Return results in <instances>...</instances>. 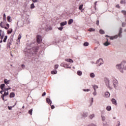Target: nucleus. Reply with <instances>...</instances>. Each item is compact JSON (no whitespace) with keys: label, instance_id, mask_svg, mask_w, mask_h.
Here are the masks:
<instances>
[{"label":"nucleus","instance_id":"c03bdc74","mask_svg":"<svg viewBox=\"0 0 126 126\" xmlns=\"http://www.w3.org/2000/svg\"><path fill=\"white\" fill-rule=\"evenodd\" d=\"M121 12H122V13H123V14H124L126 16V11L122 10Z\"/></svg>","mask_w":126,"mask_h":126},{"label":"nucleus","instance_id":"09e8293b","mask_svg":"<svg viewBox=\"0 0 126 126\" xmlns=\"http://www.w3.org/2000/svg\"><path fill=\"white\" fill-rule=\"evenodd\" d=\"M4 97H5V96L3 94H2V95H1V98H2V100H4Z\"/></svg>","mask_w":126,"mask_h":126},{"label":"nucleus","instance_id":"20e7f679","mask_svg":"<svg viewBox=\"0 0 126 126\" xmlns=\"http://www.w3.org/2000/svg\"><path fill=\"white\" fill-rule=\"evenodd\" d=\"M42 36H41L39 34H38L36 36V41H37V43H38V44H40V43H41L42 42Z\"/></svg>","mask_w":126,"mask_h":126},{"label":"nucleus","instance_id":"0e129e2a","mask_svg":"<svg viewBox=\"0 0 126 126\" xmlns=\"http://www.w3.org/2000/svg\"><path fill=\"white\" fill-rule=\"evenodd\" d=\"M110 40H114V36H111L110 37Z\"/></svg>","mask_w":126,"mask_h":126},{"label":"nucleus","instance_id":"a878e982","mask_svg":"<svg viewBox=\"0 0 126 126\" xmlns=\"http://www.w3.org/2000/svg\"><path fill=\"white\" fill-rule=\"evenodd\" d=\"M90 76L92 78H94L95 77V74L94 73H91Z\"/></svg>","mask_w":126,"mask_h":126},{"label":"nucleus","instance_id":"b1692460","mask_svg":"<svg viewBox=\"0 0 126 126\" xmlns=\"http://www.w3.org/2000/svg\"><path fill=\"white\" fill-rule=\"evenodd\" d=\"M94 91H96V89H98V86L96 85H92Z\"/></svg>","mask_w":126,"mask_h":126},{"label":"nucleus","instance_id":"c85d7f7f","mask_svg":"<svg viewBox=\"0 0 126 126\" xmlns=\"http://www.w3.org/2000/svg\"><path fill=\"white\" fill-rule=\"evenodd\" d=\"M100 61H101V62H103V59L100 58L98 60H97L96 63V64H97V63H100Z\"/></svg>","mask_w":126,"mask_h":126},{"label":"nucleus","instance_id":"49530a36","mask_svg":"<svg viewBox=\"0 0 126 126\" xmlns=\"http://www.w3.org/2000/svg\"><path fill=\"white\" fill-rule=\"evenodd\" d=\"M93 94L94 95V96H96V95H97V92H96V91H94Z\"/></svg>","mask_w":126,"mask_h":126},{"label":"nucleus","instance_id":"9d476101","mask_svg":"<svg viewBox=\"0 0 126 126\" xmlns=\"http://www.w3.org/2000/svg\"><path fill=\"white\" fill-rule=\"evenodd\" d=\"M67 24V22L66 21L62 22L60 23V26L63 27V26H64V25H66Z\"/></svg>","mask_w":126,"mask_h":126},{"label":"nucleus","instance_id":"412c9836","mask_svg":"<svg viewBox=\"0 0 126 126\" xmlns=\"http://www.w3.org/2000/svg\"><path fill=\"white\" fill-rule=\"evenodd\" d=\"M73 23V19H70L68 21V24L69 25H70V24Z\"/></svg>","mask_w":126,"mask_h":126},{"label":"nucleus","instance_id":"13d9d810","mask_svg":"<svg viewBox=\"0 0 126 126\" xmlns=\"http://www.w3.org/2000/svg\"><path fill=\"white\" fill-rule=\"evenodd\" d=\"M5 91H4L3 90H2L1 91H0V94H1V95H3L2 94V92H4Z\"/></svg>","mask_w":126,"mask_h":126},{"label":"nucleus","instance_id":"423d86ee","mask_svg":"<svg viewBox=\"0 0 126 126\" xmlns=\"http://www.w3.org/2000/svg\"><path fill=\"white\" fill-rule=\"evenodd\" d=\"M118 82L116 79L113 80V86L114 88L115 89L117 88V87H118Z\"/></svg>","mask_w":126,"mask_h":126},{"label":"nucleus","instance_id":"7c9ffc66","mask_svg":"<svg viewBox=\"0 0 126 126\" xmlns=\"http://www.w3.org/2000/svg\"><path fill=\"white\" fill-rule=\"evenodd\" d=\"M7 37H8L7 35H5L4 36V39L3 40V42L4 43H5L6 42V40H7Z\"/></svg>","mask_w":126,"mask_h":126},{"label":"nucleus","instance_id":"2f4dec72","mask_svg":"<svg viewBox=\"0 0 126 126\" xmlns=\"http://www.w3.org/2000/svg\"><path fill=\"white\" fill-rule=\"evenodd\" d=\"M83 45L85 47H87L89 45V43H88L87 42H85L84 43Z\"/></svg>","mask_w":126,"mask_h":126},{"label":"nucleus","instance_id":"e433bc0d","mask_svg":"<svg viewBox=\"0 0 126 126\" xmlns=\"http://www.w3.org/2000/svg\"><path fill=\"white\" fill-rule=\"evenodd\" d=\"M100 34H105V32L103 30H99Z\"/></svg>","mask_w":126,"mask_h":126},{"label":"nucleus","instance_id":"f3484780","mask_svg":"<svg viewBox=\"0 0 126 126\" xmlns=\"http://www.w3.org/2000/svg\"><path fill=\"white\" fill-rule=\"evenodd\" d=\"M65 61L68 63H73V60L71 59H65Z\"/></svg>","mask_w":126,"mask_h":126},{"label":"nucleus","instance_id":"69168bd1","mask_svg":"<svg viewBox=\"0 0 126 126\" xmlns=\"http://www.w3.org/2000/svg\"><path fill=\"white\" fill-rule=\"evenodd\" d=\"M33 2H38L37 0H32Z\"/></svg>","mask_w":126,"mask_h":126},{"label":"nucleus","instance_id":"393cba45","mask_svg":"<svg viewBox=\"0 0 126 126\" xmlns=\"http://www.w3.org/2000/svg\"><path fill=\"white\" fill-rule=\"evenodd\" d=\"M106 110L107 111H108L109 112H110V111L112 110V107H111V106H107L106 107Z\"/></svg>","mask_w":126,"mask_h":126},{"label":"nucleus","instance_id":"774afa93","mask_svg":"<svg viewBox=\"0 0 126 126\" xmlns=\"http://www.w3.org/2000/svg\"><path fill=\"white\" fill-rule=\"evenodd\" d=\"M6 26L7 27V28H9V25L8 24H6Z\"/></svg>","mask_w":126,"mask_h":126},{"label":"nucleus","instance_id":"338daca9","mask_svg":"<svg viewBox=\"0 0 126 126\" xmlns=\"http://www.w3.org/2000/svg\"><path fill=\"white\" fill-rule=\"evenodd\" d=\"M116 7H117V8H120V5L119 4L116 5Z\"/></svg>","mask_w":126,"mask_h":126},{"label":"nucleus","instance_id":"ddd939ff","mask_svg":"<svg viewBox=\"0 0 126 126\" xmlns=\"http://www.w3.org/2000/svg\"><path fill=\"white\" fill-rule=\"evenodd\" d=\"M9 82H10V80H7V79H5L4 80V83L7 85V84H9Z\"/></svg>","mask_w":126,"mask_h":126},{"label":"nucleus","instance_id":"864d4df0","mask_svg":"<svg viewBox=\"0 0 126 126\" xmlns=\"http://www.w3.org/2000/svg\"><path fill=\"white\" fill-rule=\"evenodd\" d=\"M8 110H12V106H8Z\"/></svg>","mask_w":126,"mask_h":126},{"label":"nucleus","instance_id":"f257e3e1","mask_svg":"<svg viewBox=\"0 0 126 126\" xmlns=\"http://www.w3.org/2000/svg\"><path fill=\"white\" fill-rule=\"evenodd\" d=\"M116 67L122 73H124V69L126 70V61H123L120 64H117Z\"/></svg>","mask_w":126,"mask_h":126},{"label":"nucleus","instance_id":"8fccbe9b","mask_svg":"<svg viewBox=\"0 0 126 126\" xmlns=\"http://www.w3.org/2000/svg\"><path fill=\"white\" fill-rule=\"evenodd\" d=\"M103 126H109V125L107 124V122H105V123H103Z\"/></svg>","mask_w":126,"mask_h":126},{"label":"nucleus","instance_id":"ea45409f","mask_svg":"<svg viewBox=\"0 0 126 126\" xmlns=\"http://www.w3.org/2000/svg\"><path fill=\"white\" fill-rule=\"evenodd\" d=\"M83 91H84V92H89V91H91V90H90V89H83Z\"/></svg>","mask_w":126,"mask_h":126},{"label":"nucleus","instance_id":"6e6552de","mask_svg":"<svg viewBox=\"0 0 126 126\" xmlns=\"http://www.w3.org/2000/svg\"><path fill=\"white\" fill-rule=\"evenodd\" d=\"M88 116V113L85 112L81 116L82 119H84L85 118H87V117Z\"/></svg>","mask_w":126,"mask_h":126},{"label":"nucleus","instance_id":"c9c22d12","mask_svg":"<svg viewBox=\"0 0 126 126\" xmlns=\"http://www.w3.org/2000/svg\"><path fill=\"white\" fill-rule=\"evenodd\" d=\"M31 9H33V8H35V5H34V3H32L31 4Z\"/></svg>","mask_w":126,"mask_h":126},{"label":"nucleus","instance_id":"680f3d73","mask_svg":"<svg viewBox=\"0 0 126 126\" xmlns=\"http://www.w3.org/2000/svg\"><path fill=\"white\" fill-rule=\"evenodd\" d=\"M122 25V27H125V26H126V23H123Z\"/></svg>","mask_w":126,"mask_h":126},{"label":"nucleus","instance_id":"bf43d9fd","mask_svg":"<svg viewBox=\"0 0 126 126\" xmlns=\"http://www.w3.org/2000/svg\"><path fill=\"white\" fill-rule=\"evenodd\" d=\"M51 108L52 109H55V105H51Z\"/></svg>","mask_w":126,"mask_h":126},{"label":"nucleus","instance_id":"6e6d98bb","mask_svg":"<svg viewBox=\"0 0 126 126\" xmlns=\"http://www.w3.org/2000/svg\"><path fill=\"white\" fill-rule=\"evenodd\" d=\"M3 22H6V18H3Z\"/></svg>","mask_w":126,"mask_h":126},{"label":"nucleus","instance_id":"5701e85b","mask_svg":"<svg viewBox=\"0 0 126 126\" xmlns=\"http://www.w3.org/2000/svg\"><path fill=\"white\" fill-rule=\"evenodd\" d=\"M94 117H95L94 114H93L89 116V118L90 120H92V119H93V118H94Z\"/></svg>","mask_w":126,"mask_h":126},{"label":"nucleus","instance_id":"603ef678","mask_svg":"<svg viewBox=\"0 0 126 126\" xmlns=\"http://www.w3.org/2000/svg\"><path fill=\"white\" fill-rule=\"evenodd\" d=\"M118 125H116V126H121V123L120 122V121H118Z\"/></svg>","mask_w":126,"mask_h":126},{"label":"nucleus","instance_id":"c756f323","mask_svg":"<svg viewBox=\"0 0 126 126\" xmlns=\"http://www.w3.org/2000/svg\"><path fill=\"white\" fill-rule=\"evenodd\" d=\"M88 31H89L90 32H94L95 31V29L94 28H90L88 30Z\"/></svg>","mask_w":126,"mask_h":126},{"label":"nucleus","instance_id":"a18cd8bd","mask_svg":"<svg viewBox=\"0 0 126 126\" xmlns=\"http://www.w3.org/2000/svg\"><path fill=\"white\" fill-rule=\"evenodd\" d=\"M58 68H59V64L55 65V69H58Z\"/></svg>","mask_w":126,"mask_h":126},{"label":"nucleus","instance_id":"3c124183","mask_svg":"<svg viewBox=\"0 0 126 126\" xmlns=\"http://www.w3.org/2000/svg\"><path fill=\"white\" fill-rule=\"evenodd\" d=\"M114 39H118V37H119V35H115V36H113Z\"/></svg>","mask_w":126,"mask_h":126},{"label":"nucleus","instance_id":"cd10ccee","mask_svg":"<svg viewBox=\"0 0 126 126\" xmlns=\"http://www.w3.org/2000/svg\"><path fill=\"white\" fill-rule=\"evenodd\" d=\"M57 73H58V71H57V70H54L51 71L52 74H57Z\"/></svg>","mask_w":126,"mask_h":126},{"label":"nucleus","instance_id":"e2e57ef3","mask_svg":"<svg viewBox=\"0 0 126 126\" xmlns=\"http://www.w3.org/2000/svg\"><path fill=\"white\" fill-rule=\"evenodd\" d=\"M96 25H99V20H97L96 21Z\"/></svg>","mask_w":126,"mask_h":126},{"label":"nucleus","instance_id":"58836bf2","mask_svg":"<svg viewBox=\"0 0 126 126\" xmlns=\"http://www.w3.org/2000/svg\"><path fill=\"white\" fill-rule=\"evenodd\" d=\"M120 3H121V4H126V0H121Z\"/></svg>","mask_w":126,"mask_h":126},{"label":"nucleus","instance_id":"f8f14e48","mask_svg":"<svg viewBox=\"0 0 126 126\" xmlns=\"http://www.w3.org/2000/svg\"><path fill=\"white\" fill-rule=\"evenodd\" d=\"M46 102L48 104H49L51 106L52 105V100L49 98H46Z\"/></svg>","mask_w":126,"mask_h":126},{"label":"nucleus","instance_id":"dca6fc26","mask_svg":"<svg viewBox=\"0 0 126 126\" xmlns=\"http://www.w3.org/2000/svg\"><path fill=\"white\" fill-rule=\"evenodd\" d=\"M110 93L108 92H106L105 93V97L106 98H109L110 97Z\"/></svg>","mask_w":126,"mask_h":126},{"label":"nucleus","instance_id":"72a5a7b5","mask_svg":"<svg viewBox=\"0 0 126 126\" xmlns=\"http://www.w3.org/2000/svg\"><path fill=\"white\" fill-rule=\"evenodd\" d=\"M10 89H11V88L9 87L7 88H4L3 90L5 91H4V92H6V91H8V90H9Z\"/></svg>","mask_w":126,"mask_h":126},{"label":"nucleus","instance_id":"1a4fd4ad","mask_svg":"<svg viewBox=\"0 0 126 126\" xmlns=\"http://www.w3.org/2000/svg\"><path fill=\"white\" fill-rule=\"evenodd\" d=\"M111 101L112 102V104H113V105H115V106H117L118 105V103H117V100H116L115 98H112L111 99Z\"/></svg>","mask_w":126,"mask_h":126},{"label":"nucleus","instance_id":"de8ad7c7","mask_svg":"<svg viewBox=\"0 0 126 126\" xmlns=\"http://www.w3.org/2000/svg\"><path fill=\"white\" fill-rule=\"evenodd\" d=\"M0 37V39L2 40V39H3V38H4V35L2 34V35H1V36Z\"/></svg>","mask_w":126,"mask_h":126},{"label":"nucleus","instance_id":"4c0bfd02","mask_svg":"<svg viewBox=\"0 0 126 126\" xmlns=\"http://www.w3.org/2000/svg\"><path fill=\"white\" fill-rule=\"evenodd\" d=\"M11 18V17L10 16H7V20L8 22H11L10 21V19Z\"/></svg>","mask_w":126,"mask_h":126},{"label":"nucleus","instance_id":"4d7b16f0","mask_svg":"<svg viewBox=\"0 0 126 126\" xmlns=\"http://www.w3.org/2000/svg\"><path fill=\"white\" fill-rule=\"evenodd\" d=\"M42 97H44V96H46V92H44V93L42 94Z\"/></svg>","mask_w":126,"mask_h":126},{"label":"nucleus","instance_id":"bb28decb","mask_svg":"<svg viewBox=\"0 0 126 126\" xmlns=\"http://www.w3.org/2000/svg\"><path fill=\"white\" fill-rule=\"evenodd\" d=\"M77 74L79 75V76H81V75H82V71L78 70L77 71Z\"/></svg>","mask_w":126,"mask_h":126},{"label":"nucleus","instance_id":"a19ab883","mask_svg":"<svg viewBox=\"0 0 126 126\" xmlns=\"http://www.w3.org/2000/svg\"><path fill=\"white\" fill-rule=\"evenodd\" d=\"M83 8V4H81L79 7V9L80 10H81V9H82Z\"/></svg>","mask_w":126,"mask_h":126},{"label":"nucleus","instance_id":"4468645a","mask_svg":"<svg viewBox=\"0 0 126 126\" xmlns=\"http://www.w3.org/2000/svg\"><path fill=\"white\" fill-rule=\"evenodd\" d=\"M15 96V94L14 92H12L10 94L9 97L10 98H14Z\"/></svg>","mask_w":126,"mask_h":126},{"label":"nucleus","instance_id":"f704fd0d","mask_svg":"<svg viewBox=\"0 0 126 126\" xmlns=\"http://www.w3.org/2000/svg\"><path fill=\"white\" fill-rule=\"evenodd\" d=\"M32 113H33V109H31L28 111V113L30 115H32Z\"/></svg>","mask_w":126,"mask_h":126},{"label":"nucleus","instance_id":"0eeeda50","mask_svg":"<svg viewBox=\"0 0 126 126\" xmlns=\"http://www.w3.org/2000/svg\"><path fill=\"white\" fill-rule=\"evenodd\" d=\"M123 33V28H121L120 29V30H119V34H118V36L120 37V38H122V33Z\"/></svg>","mask_w":126,"mask_h":126},{"label":"nucleus","instance_id":"39448f33","mask_svg":"<svg viewBox=\"0 0 126 126\" xmlns=\"http://www.w3.org/2000/svg\"><path fill=\"white\" fill-rule=\"evenodd\" d=\"M12 43V39H8L7 43V48L8 49H10V45Z\"/></svg>","mask_w":126,"mask_h":126},{"label":"nucleus","instance_id":"4be33fe9","mask_svg":"<svg viewBox=\"0 0 126 126\" xmlns=\"http://www.w3.org/2000/svg\"><path fill=\"white\" fill-rule=\"evenodd\" d=\"M61 66H63V67H65V68H67V66H68V64H64V63H62L61 64Z\"/></svg>","mask_w":126,"mask_h":126},{"label":"nucleus","instance_id":"052dcab7","mask_svg":"<svg viewBox=\"0 0 126 126\" xmlns=\"http://www.w3.org/2000/svg\"><path fill=\"white\" fill-rule=\"evenodd\" d=\"M88 126H96V125H95L94 124H90Z\"/></svg>","mask_w":126,"mask_h":126},{"label":"nucleus","instance_id":"79ce46f5","mask_svg":"<svg viewBox=\"0 0 126 126\" xmlns=\"http://www.w3.org/2000/svg\"><path fill=\"white\" fill-rule=\"evenodd\" d=\"M58 30H60V31H63V27H61L59 28H58Z\"/></svg>","mask_w":126,"mask_h":126},{"label":"nucleus","instance_id":"f03ea898","mask_svg":"<svg viewBox=\"0 0 126 126\" xmlns=\"http://www.w3.org/2000/svg\"><path fill=\"white\" fill-rule=\"evenodd\" d=\"M37 52H38V48L37 47H32L27 51V53H29V55L33 56L34 54H36Z\"/></svg>","mask_w":126,"mask_h":126},{"label":"nucleus","instance_id":"6ab92c4d","mask_svg":"<svg viewBox=\"0 0 126 126\" xmlns=\"http://www.w3.org/2000/svg\"><path fill=\"white\" fill-rule=\"evenodd\" d=\"M4 87H5V84H2L0 85V88L2 90H4Z\"/></svg>","mask_w":126,"mask_h":126},{"label":"nucleus","instance_id":"5fc2aeb1","mask_svg":"<svg viewBox=\"0 0 126 126\" xmlns=\"http://www.w3.org/2000/svg\"><path fill=\"white\" fill-rule=\"evenodd\" d=\"M104 63V61H103V62H101L99 64V65H98V66H100V65H102V64H103Z\"/></svg>","mask_w":126,"mask_h":126},{"label":"nucleus","instance_id":"473e14b6","mask_svg":"<svg viewBox=\"0 0 126 126\" xmlns=\"http://www.w3.org/2000/svg\"><path fill=\"white\" fill-rule=\"evenodd\" d=\"M10 30L7 31V34H11L12 32H13V30L12 29H10Z\"/></svg>","mask_w":126,"mask_h":126},{"label":"nucleus","instance_id":"7ed1b4c3","mask_svg":"<svg viewBox=\"0 0 126 126\" xmlns=\"http://www.w3.org/2000/svg\"><path fill=\"white\" fill-rule=\"evenodd\" d=\"M104 82L107 88H109V89H110V90L112 89V88L110 86V79L108 78H107V77L104 78Z\"/></svg>","mask_w":126,"mask_h":126},{"label":"nucleus","instance_id":"a211bd4d","mask_svg":"<svg viewBox=\"0 0 126 126\" xmlns=\"http://www.w3.org/2000/svg\"><path fill=\"white\" fill-rule=\"evenodd\" d=\"M22 34L21 33H20L19 34V36L18 37V43H19V44H20V39H21V37H22Z\"/></svg>","mask_w":126,"mask_h":126},{"label":"nucleus","instance_id":"37998d69","mask_svg":"<svg viewBox=\"0 0 126 126\" xmlns=\"http://www.w3.org/2000/svg\"><path fill=\"white\" fill-rule=\"evenodd\" d=\"M4 94L3 95H5V96H7V95H8V91L6 92H4Z\"/></svg>","mask_w":126,"mask_h":126},{"label":"nucleus","instance_id":"aec40b11","mask_svg":"<svg viewBox=\"0 0 126 126\" xmlns=\"http://www.w3.org/2000/svg\"><path fill=\"white\" fill-rule=\"evenodd\" d=\"M104 46H105V47H108V46L111 45V43L109 42V41H106L104 44Z\"/></svg>","mask_w":126,"mask_h":126},{"label":"nucleus","instance_id":"2eb2a0df","mask_svg":"<svg viewBox=\"0 0 126 126\" xmlns=\"http://www.w3.org/2000/svg\"><path fill=\"white\" fill-rule=\"evenodd\" d=\"M2 23H3V22H1V23H0V26L1 28H4V29H5L6 30H7V29H8V28L6 27H4L2 25Z\"/></svg>","mask_w":126,"mask_h":126},{"label":"nucleus","instance_id":"9b49d317","mask_svg":"<svg viewBox=\"0 0 126 126\" xmlns=\"http://www.w3.org/2000/svg\"><path fill=\"white\" fill-rule=\"evenodd\" d=\"M101 118L102 122H105V121H106V117L104 116V114H103V113H102L101 115Z\"/></svg>","mask_w":126,"mask_h":126}]
</instances>
